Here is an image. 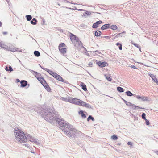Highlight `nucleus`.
<instances>
[{"mask_svg": "<svg viewBox=\"0 0 158 158\" xmlns=\"http://www.w3.org/2000/svg\"><path fill=\"white\" fill-rule=\"evenodd\" d=\"M40 114L43 116L44 119L51 124H54L56 122L59 125L60 128L70 137L74 138L80 137L84 134L73 128L68 122L63 119L57 118L58 112L53 107L42 110Z\"/></svg>", "mask_w": 158, "mask_h": 158, "instance_id": "obj_1", "label": "nucleus"}, {"mask_svg": "<svg viewBox=\"0 0 158 158\" xmlns=\"http://www.w3.org/2000/svg\"><path fill=\"white\" fill-rule=\"evenodd\" d=\"M14 133L16 139L21 143L27 142L26 135L20 130L17 127L14 129Z\"/></svg>", "mask_w": 158, "mask_h": 158, "instance_id": "obj_2", "label": "nucleus"}, {"mask_svg": "<svg viewBox=\"0 0 158 158\" xmlns=\"http://www.w3.org/2000/svg\"><path fill=\"white\" fill-rule=\"evenodd\" d=\"M27 136L26 139L27 142V140H29L30 141L35 143V144L38 145L39 144V143L37 141V140L34 137H32L29 134H26Z\"/></svg>", "mask_w": 158, "mask_h": 158, "instance_id": "obj_3", "label": "nucleus"}, {"mask_svg": "<svg viewBox=\"0 0 158 158\" xmlns=\"http://www.w3.org/2000/svg\"><path fill=\"white\" fill-rule=\"evenodd\" d=\"M125 103L127 106H128L129 107H132V109L134 110L136 109L138 110L139 109H145L144 108H142L139 106H136V105L133 104L131 103L130 102H128L126 101H125Z\"/></svg>", "mask_w": 158, "mask_h": 158, "instance_id": "obj_4", "label": "nucleus"}, {"mask_svg": "<svg viewBox=\"0 0 158 158\" xmlns=\"http://www.w3.org/2000/svg\"><path fill=\"white\" fill-rule=\"evenodd\" d=\"M136 98L138 100H140L143 101H151V99L145 96H141L139 95L136 96Z\"/></svg>", "mask_w": 158, "mask_h": 158, "instance_id": "obj_5", "label": "nucleus"}, {"mask_svg": "<svg viewBox=\"0 0 158 158\" xmlns=\"http://www.w3.org/2000/svg\"><path fill=\"white\" fill-rule=\"evenodd\" d=\"M96 64L98 66L101 68H103L105 67L106 65H108L106 61L102 62L100 61H98L96 60Z\"/></svg>", "mask_w": 158, "mask_h": 158, "instance_id": "obj_6", "label": "nucleus"}, {"mask_svg": "<svg viewBox=\"0 0 158 158\" xmlns=\"http://www.w3.org/2000/svg\"><path fill=\"white\" fill-rule=\"evenodd\" d=\"M78 100V99L72 97H69L68 98V102L76 105L77 103H76L77 102Z\"/></svg>", "mask_w": 158, "mask_h": 158, "instance_id": "obj_7", "label": "nucleus"}, {"mask_svg": "<svg viewBox=\"0 0 158 158\" xmlns=\"http://www.w3.org/2000/svg\"><path fill=\"white\" fill-rule=\"evenodd\" d=\"M70 40L72 42V43H73L74 41H75L76 40H77V42H78V38L75 35L73 34L72 33H71L70 35Z\"/></svg>", "mask_w": 158, "mask_h": 158, "instance_id": "obj_8", "label": "nucleus"}, {"mask_svg": "<svg viewBox=\"0 0 158 158\" xmlns=\"http://www.w3.org/2000/svg\"><path fill=\"white\" fill-rule=\"evenodd\" d=\"M103 23V22L100 20L96 21L93 24L92 27L93 28L96 29L98 27L99 25Z\"/></svg>", "mask_w": 158, "mask_h": 158, "instance_id": "obj_9", "label": "nucleus"}, {"mask_svg": "<svg viewBox=\"0 0 158 158\" xmlns=\"http://www.w3.org/2000/svg\"><path fill=\"white\" fill-rule=\"evenodd\" d=\"M25 68L30 71L31 73H32L33 75L36 77L37 79V77H41L40 76H41V75L37 72L34 71V70L30 69H28L26 68Z\"/></svg>", "mask_w": 158, "mask_h": 158, "instance_id": "obj_10", "label": "nucleus"}, {"mask_svg": "<svg viewBox=\"0 0 158 158\" xmlns=\"http://www.w3.org/2000/svg\"><path fill=\"white\" fill-rule=\"evenodd\" d=\"M21 87H24L27 86V85H28V87L29 86V84H28V83L27 81L24 80H22L21 81H20Z\"/></svg>", "mask_w": 158, "mask_h": 158, "instance_id": "obj_11", "label": "nucleus"}, {"mask_svg": "<svg viewBox=\"0 0 158 158\" xmlns=\"http://www.w3.org/2000/svg\"><path fill=\"white\" fill-rule=\"evenodd\" d=\"M85 113L86 114H87V113L85 111L80 110L78 112V114L80 115H81V118L82 119H85L86 118V114L84 113Z\"/></svg>", "mask_w": 158, "mask_h": 158, "instance_id": "obj_12", "label": "nucleus"}, {"mask_svg": "<svg viewBox=\"0 0 158 158\" xmlns=\"http://www.w3.org/2000/svg\"><path fill=\"white\" fill-rule=\"evenodd\" d=\"M111 24L110 23L105 24L101 27V29L102 30H105L110 28V27H111Z\"/></svg>", "mask_w": 158, "mask_h": 158, "instance_id": "obj_13", "label": "nucleus"}, {"mask_svg": "<svg viewBox=\"0 0 158 158\" xmlns=\"http://www.w3.org/2000/svg\"><path fill=\"white\" fill-rule=\"evenodd\" d=\"M148 75L151 77L154 82L156 83L157 84H158V79L156 78V77L153 74L149 73Z\"/></svg>", "mask_w": 158, "mask_h": 158, "instance_id": "obj_14", "label": "nucleus"}, {"mask_svg": "<svg viewBox=\"0 0 158 158\" xmlns=\"http://www.w3.org/2000/svg\"><path fill=\"white\" fill-rule=\"evenodd\" d=\"M54 77L55 78L56 80H58L60 81L63 82V78L60 76V75L56 73Z\"/></svg>", "mask_w": 158, "mask_h": 158, "instance_id": "obj_15", "label": "nucleus"}, {"mask_svg": "<svg viewBox=\"0 0 158 158\" xmlns=\"http://www.w3.org/2000/svg\"><path fill=\"white\" fill-rule=\"evenodd\" d=\"M74 142L80 147H82L83 146V144L81 142V139H75Z\"/></svg>", "mask_w": 158, "mask_h": 158, "instance_id": "obj_16", "label": "nucleus"}, {"mask_svg": "<svg viewBox=\"0 0 158 158\" xmlns=\"http://www.w3.org/2000/svg\"><path fill=\"white\" fill-rule=\"evenodd\" d=\"M78 41L79 42H77V40H76L75 41L72 43L74 45V46L75 47H78L80 46L81 44H82V43L81 42V41H80L78 39Z\"/></svg>", "mask_w": 158, "mask_h": 158, "instance_id": "obj_17", "label": "nucleus"}, {"mask_svg": "<svg viewBox=\"0 0 158 158\" xmlns=\"http://www.w3.org/2000/svg\"><path fill=\"white\" fill-rule=\"evenodd\" d=\"M85 102L83 101L82 100L78 99V100L77 101V102L76 103H77L76 105L81 106L84 107V105L85 104Z\"/></svg>", "mask_w": 158, "mask_h": 158, "instance_id": "obj_18", "label": "nucleus"}, {"mask_svg": "<svg viewBox=\"0 0 158 158\" xmlns=\"http://www.w3.org/2000/svg\"><path fill=\"white\" fill-rule=\"evenodd\" d=\"M5 69L7 72H11L13 71V69L12 67L10 66H8V65L6 66L5 67Z\"/></svg>", "mask_w": 158, "mask_h": 158, "instance_id": "obj_19", "label": "nucleus"}, {"mask_svg": "<svg viewBox=\"0 0 158 158\" xmlns=\"http://www.w3.org/2000/svg\"><path fill=\"white\" fill-rule=\"evenodd\" d=\"M81 87H82V89L84 91H87V89L86 85L83 82H81L80 85Z\"/></svg>", "mask_w": 158, "mask_h": 158, "instance_id": "obj_20", "label": "nucleus"}, {"mask_svg": "<svg viewBox=\"0 0 158 158\" xmlns=\"http://www.w3.org/2000/svg\"><path fill=\"white\" fill-rule=\"evenodd\" d=\"M50 75H51L52 77H54L56 73L53 72L52 71L50 70L49 69H47L46 71Z\"/></svg>", "mask_w": 158, "mask_h": 158, "instance_id": "obj_21", "label": "nucleus"}, {"mask_svg": "<svg viewBox=\"0 0 158 158\" xmlns=\"http://www.w3.org/2000/svg\"><path fill=\"white\" fill-rule=\"evenodd\" d=\"M125 94L126 95L128 96H136V95L135 94H132L130 91H127L125 92Z\"/></svg>", "mask_w": 158, "mask_h": 158, "instance_id": "obj_22", "label": "nucleus"}, {"mask_svg": "<svg viewBox=\"0 0 158 158\" xmlns=\"http://www.w3.org/2000/svg\"><path fill=\"white\" fill-rule=\"evenodd\" d=\"M37 22V20L35 18H33L31 20V23L33 25H36Z\"/></svg>", "mask_w": 158, "mask_h": 158, "instance_id": "obj_23", "label": "nucleus"}, {"mask_svg": "<svg viewBox=\"0 0 158 158\" xmlns=\"http://www.w3.org/2000/svg\"><path fill=\"white\" fill-rule=\"evenodd\" d=\"M17 49H19V48H17L15 47L14 48H10L8 47V48L7 50H8L9 51L13 52H17Z\"/></svg>", "mask_w": 158, "mask_h": 158, "instance_id": "obj_24", "label": "nucleus"}, {"mask_svg": "<svg viewBox=\"0 0 158 158\" xmlns=\"http://www.w3.org/2000/svg\"><path fill=\"white\" fill-rule=\"evenodd\" d=\"M61 54L64 53L66 52L67 49L65 48H58Z\"/></svg>", "mask_w": 158, "mask_h": 158, "instance_id": "obj_25", "label": "nucleus"}, {"mask_svg": "<svg viewBox=\"0 0 158 158\" xmlns=\"http://www.w3.org/2000/svg\"><path fill=\"white\" fill-rule=\"evenodd\" d=\"M101 31L99 30H97L95 32L94 35L96 37H98L101 35Z\"/></svg>", "mask_w": 158, "mask_h": 158, "instance_id": "obj_26", "label": "nucleus"}, {"mask_svg": "<svg viewBox=\"0 0 158 158\" xmlns=\"http://www.w3.org/2000/svg\"><path fill=\"white\" fill-rule=\"evenodd\" d=\"M37 79L42 84L44 82L45 80L44 78L42 77H37Z\"/></svg>", "mask_w": 158, "mask_h": 158, "instance_id": "obj_27", "label": "nucleus"}, {"mask_svg": "<svg viewBox=\"0 0 158 158\" xmlns=\"http://www.w3.org/2000/svg\"><path fill=\"white\" fill-rule=\"evenodd\" d=\"M117 91L119 93L123 92L125 91V89H124L120 86L117 87Z\"/></svg>", "mask_w": 158, "mask_h": 158, "instance_id": "obj_28", "label": "nucleus"}, {"mask_svg": "<svg viewBox=\"0 0 158 158\" xmlns=\"http://www.w3.org/2000/svg\"><path fill=\"white\" fill-rule=\"evenodd\" d=\"M110 28L113 30H116L118 29V27L116 25H110Z\"/></svg>", "mask_w": 158, "mask_h": 158, "instance_id": "obj_29", "label": "nucleus"}, {"mask_svg": "<svg viewBox=\"0 0 158 158\" xmlns=\"http://www.w3.org/2000/svg\"><path fill=\"white\" fill-rule=\"evenodd\" d=\"M0 47L2 48L3 49L6 50H7L8 48V46L2 44L1 43H0Z\"/></svg>", "mask_w": 158, "mask_h": 158, "instance_id": "obj_30", "label": "nucleus"}, {"mask_svg": "<svg viewBox=\"0 0 158 158\" xmlns=\"http://www.w3.org/2000/svg\"><path fill=\"white\" fill-rule=\"evenodd\" d=\"M90 120L93 121H94L95 120L94 118L92 115H89L87 118V121L89 122Z\"/></svg>", "mask_w": 158, "mask_h": 158, "instance_id": "obj_31", "label": "nucleus"}, {"mask_svg": "<svg viewBox=\"0 0 158 158\" xmlns=\"http://www.w3.org/2000/svg\"><path fill=\"white\" fill-rule=\"evenodd\" d=\"M84 107H85L88 108L92 109V107L88 103L85 102V104L84 105Z\"/></svg>", "mask_w": 158, "mask_h": 158, "instance_id": "obj_32", "label": "nucleus"}, {"mask_svg": "<svg viewBox=\"0 0 158 158\" xmlns=\"http://www.w3.org/2000/svg\"><path fill=\"white\" fill-rule=\"evenodd\" d=\"M126 32L124 31H123V32L119 33L117 35V37H122L123 35V34H125Z\"/></svg>", "mask_w": 158, "mask_h": 158, "instance_id": "obj_33", "label": "nucleus"}, {"mask_svg": "<svg viewBox=\"0 0 158 158\" xmlns=\"http://www.w3.org/2000/svg\"><path fill=\"white\" fill-rule=\"evenodd\" d=\"M111 139L113 140H116L118 139V136L115 135H113L111 136Z\"/></svg>", "mask_w": 158, "mask_h": 158, "instance_id": "obj_34", "label": "nucleus"}, {"mask_svg": "<svg viewBox=\"0 0 158 158\" xmlns=\"http://www.w3.org/2000/svg\"><path fill=\"white\" fill-rule=\"evenodd\" d=\"M34 53V55L37 57H39L40 55V52L38 51H35Z\"/></svg>", "mask_w": 158, "mask_h": 158, "instance_id": "obj_35", "label": "nucleus"}, {"mask_svg": "<svg viewBox=\"0 0 158 158\" xmlns=\"http://www.w3.org/2000/svg\"><path fill=\"white\" fill-rule=\"evenodd\" d=\"M26 19L27 21H30L32 19V16L30 15H26L25 16Z\"/></svg>", "mask_w": 158, "mask_h": 158, "instance_id": "obj_36", "label": "nucleus"}, {"mask_svg": "<svg viewBox=\"0 0 158 158\" xmlns=\"http://www.w3.org/2000/svg\"><path fill=\"white\" fill-rule=\"evenodd\" d=\"M116 45L117 46H118L119 49L120 50H122V44L121 43L118 42L116 43Z\"/></svg>", "mask_w": 158, "mask_h": 158, "instance_id": "obj_37", "label": "nucleus"}, {"mask_svg": "<svg viewBox=\"0 0 158 158\" xmlns=\"http://www.w3.org/2000/svg\"><path fill=\"white\" fill-rule=\"evenodd\" d=\"M105 76L106 78L109 81H111L112 80V79L110 77L108 76V75H105Z\"/></svg>", "mask_w": 158, "mask_h": 158, "instance_id": "obj_38", "label": "nucleus"}, {"mask_svg": "<svg viewBox=\"0 0 158 158\" xmlns=\"http://www.w3.org/2000/svg\"><path fill=\"white\" fill-rule=\"evenodd\" d=\"M44 88L48 92H50L51 91V88L48 85H47Z\"/></svg>", "mask_w": 158, "mask_h": 158, "instance_id": "obj_39", "label": "nucleus"}, {"mask_svg": "<svg viewBox=\"0 0 158 158\" xmlns=\"http://www.w3.org/2000/svg\"><path fill=\"white\" fill-rule=\"evenodd\" d=\"M65 46V44L64 43H60L59 45L58 48L63 47Z\"/></svg>", "mask_w": 158, "mask_h": 158, "instance_id": "obj_40", "label": "nucleus"}, {"mask_svg": "<svg viewBox=\"0 0 158 158\" xmlns=\"http://www.w3.org/2000/svg\"><path fill=\"white\" fill-rule=\"evenodd\" d=\"M146 115L144 113H143L142 114V119L144 120H146Z\"/></svg>", "mask_w": 158, "mask_h": 158, "instance_id": "obj_41", "label": "nucleus"}, {"mask_svg": "<svg viewBox=\"0 0 158 158\" xmlns=\"http://www.w3.org/2000/svg\"><path fill=\"white\" fill-rule=\"evenodd\" d=\"M85 13L86 16V15L87 16H89L91 14V12L90 11L86 10H85Z\"/></svg>", "mask_w": 158, "mask_h": 158, "instance_id": "obj_42", "label": "nucleus"}, {"mask_svg": "<svg viewBox=\"0 0 158 158\" xmlns=\"http://www.w3.org/2000/svg\"><path fill=\"white\" fill-rule=\"evenodd\" d=\"M42 84L43 85V86L44 87H46V86L47 85H48L47 82H46V80H45L44 82L43 83H42Z\"/></svg>", "mask_w": 158, "mask_h": 158, "instance_id": "obj_43", "label": "nucleus"}, {"mask_svg": "<svg viewBox=\"0 0 158 158\" xmlns=\"http://www.w3.org/2000/svg\"><path fill=\"white\" fill-rule=\"evenodd\" d=\"M132 44L134 45L137 48H140V46H139V45L138 44H137V43H132Z\"/></svg>", "mask_w": 158, "mask_h": 158, "instance_id": "obj_44", "label": "nucleus"}, {"mask_svg": "<svg viewBox=\"0 0 158 158\" xmlns=\"http://www.w3.org/2000/svg\"><path fill=\"white\" fill-rule=\"evenodd\" d=\"M145 123L146 124V125L148 126L150 124V122L149 120H147V119L146 120H145Z\"/></svg>", "mask_w": 158, "mask_h": 158, "instance_id": "obj_45", "label": "nucleus"}, {"mask_svg": "<svg viewBox=\"0 0 158 158\" xmlns=\"http://www.w3.org/2000/svg\"><path fill=\"white\" fill-rule=\"evenodd\" d=\"M127 144L128 145H130L131 146H132V143L130 141L128 142L127 143Z\"/></svg>", "mask_w": 158, "mask_h": 158, "instance_id": "obj_46", "label": "nucleus"}, {"mask_svg": "<svg viewBox=\"0 0 158 158\" xmlns=\"http://www.w3.org/2000/svg\"><path fill=\"white\" fill-rule=\"evenodd\" d=\"M39 65L40 66V67L42 69H43V70H45V71H46V70H47V68H44L43 66H41L40 65V64H39Z\"/></svg>", "mask_w": 158, "mask_h": 158, "instance_id": "obj_47", "label": "nucleus"}, {"mask_svg": "<svg viewBox=\"0 0 158 158\" xmlns=\"http://www.w3.org/2000/svg\"><path fill=\"white\" fill-rule=\"evenodd\" d=\"M62 100L64 101L68 102V99H67L66 98H63Z\"/></svg>", "mask_w": 158, "mask_h": 158, "instance_id": "obj_48", "label": "nucleus"}, {"mask_svg": "<svg viewBox=\"0 0 158 158\" xmlns=\"http://www.w3.org/2000/svg\"><path fill=\"white\" fill-rule=\"evenodd\" d=\"M131 67L132 68H133V69H138V68L136 66H134V65H131Z\"/></svg>", "mask_w": 158, "mask_h": 158, "instance_id": "obj_49", "label": "nucleus"}, {"mask_svg": "<svg viewBox=\"0 0 158 158\" xmlns=\"http://www.w3.org/2000/svg\"><path fill=\"white\" fill-rule=\"evenodd\" d=\"M88 65L90 67H92L93 65V63L92 62H90L89 63Z\"/></svg>", "mask_w": 158, "mask_h": 158, "instance_id": "obj_50", "label": "nucleus"}, {"mask_svg": "<svg viewBox=\"0 0 158 158\" xmlns=\"http://www.w3.org/2000/svg\"><path fill=\"white\" fill-rule=\"evenodd\" d=\"M81 27H86V26L84 24H82L81 25V26H80Z\"/></svg>", "mask_w": 158, "mask_h": 158, "instance_id": "obj_51", "label": "nucleus"}, {"mask_svg": "<svg viewBox=\"0 0 158 158\" xmlns=\"http://www.w3.org/2000/svg\"><path fill=\"white\" fill-rule=\"evenodd\" d=\"M94 52V53H98V54H102L101 52H100L98 50H96Z\"/></svg>", "mask_w": 158, "mask_h": 158, "instance_id": "obj_52", "label": "nucleus"}, {"mask_svg": "<svg viewBox=\"0 0 158 158\" xmlns=\"http://www.w3.org/2000/svg\"><path fill=\"white\" fill-rule=\"evenodd\" d=\"M63 83H64L66 84H69V82L67 81L66 80H65L63 79V82H62Z\"/></svg>", "mask_w": 158, "mask_h": 158, "instance_id": "obj_53", "label": "nucleus"}, {"mask_svg": "<svg viewBox=\"0 0 158 158\" xmlns=\"http://www.w3.org/2000/svg\"><path fill=\"white\" fill-rule=\"evenodd\" d=\"M50 80L51 81H52V82H54V81H55V80H54L53 78H50Z\"/></svg>", "mask_w": 158, "mask_h": 158, "instance_id": "obj_54", "label": "nucleus"}, {"mask_svg": "<svg viewBox=\"0 0 158 158\" xmlns=\"http://www.w3.org/2000/svg\"><path fill=\"white\" fill-rule=\"evenodd\" d=\"M103 38H106V39H110V36H107L103 37Z\"/></svg>", "mask_w": 158, "mask_h": 158, "instance_id": "obj_55", "label": "nucleus"}, {"mask_svg": "<svg viewBox=\"0 0 158 158\" xmlns=\"http://www.w3.org/2000/svg\"><path fill=\"white\" fill-rule=\"evenodd\" d=\"M77 10H78V11H85V10H84V9H77Z\"/></svg>", "mask_w": 158, "mask_h": 158, "instance_id": "obj_56", "label": "nucleus"}, {"mask_svg": "<svg viewBox=\"0 0 158 158\" xmlns=\"http://www.w3.org/2000/svg\"><path fill=\"white\" fill-rule=\"evenodd\" d=\"M21 81H20V80L18 79H17L16 80V82H20V83Z\"/></svg>", "mask_w": 158, "mask_h": 158, "instance_id": "obj_57", "label": "nucleus"}, {"mask_svg": "<svg viewBox=\"0 0 158 158\" xmlns=\"http://www.w3.org/2000/svg\"><path fill=\"white\" fill-rule=\"evenodd\" d=\"M17 52H22V50L20 49L19 48V49H17Z\"/></svg>", "mask_w": 158, "mask_h": 158, "instance_id": "obj_58", "label": "nucleus"}, {"mask_svg": "<svg viewBox=\"0 0 158 158\" xmlns=\"http://www.w3.org/2000/svg\"><path fill=\"white\" fill-rule=\"evenodd\" d=\"M73 7H74V8H72V10H77V8L75 6H73Z\"/></svg>", "mask_w": 158, "mask_h": 158, "instance_id": "obj_59", "label": "nucleus"}, {"mask_svg": "<svg viewBox=\"0 0 158 158\" xmlns=\"http://www.w3.org/2000/svg\"><path fill=\"white\" fill-rule=\"evenodd\" d=\"M2 33L3 35H6L8 33L6 32H3Z\"/></svg>", "mask_w": 158, "mask_h": 158, "instance_id": "obj_60", "label": "nucleus"}, {"mask_svg": "<svg viewBox=\"0 0 158 158\" xmlns=\"http://www.w3.org/2000/svg\"><path fill=\"white\" fill-rule=\"evenodd\" d=\"M81 16L82 17H85L86 16V15H85V13H83L82 15H81Z\"/></svg>", "mask_w": 158, "mask_h": 158, "instance_id": "obj_61", "label": "nucleus"}, {"mask_svg": "<svg viewBox=\"0 0 158 158\" xmlns=\"http://www.w3.org/2000/svg\"><path fill=\"white\" fill-rule=\"evenodd\" d=\"M6 0L7 1V3L9 5L10 2V1L9 0Z\"/></svg>", "mask_w": 158, "mask_h": 158, "instance_id": "obj_62", "label": "nucleus"}, {"mask_svg": "<svg viewBox=\"0 0 158 158\" xmlns=\"http://www.w3.org/2000/svg\"><path fill=\"white\" fill-rule=\"evenodd\" d=\"M121 99L124 102H125V101H126L125 99H124L123 98L121 97Z\"/></svg>", "mask_w": 158, "mask_h": 158, "instance_id": "obj_63", "label": "nucleus"}, {"mask_svg": "<svg viewBox=\"0 0 158 158\" xmlns=\"http://www.w3.org/2000/svg\"><path fill=\"white\" fill-rule=\"evenodd\" d=\"M116 145H118V146L120 145H121V143H117L116 144Z\"/></svg>", "mask_w": 158, "mask_h": 158, "instance_id": "obj_64", "label": "nucleus"}]
</instances>
